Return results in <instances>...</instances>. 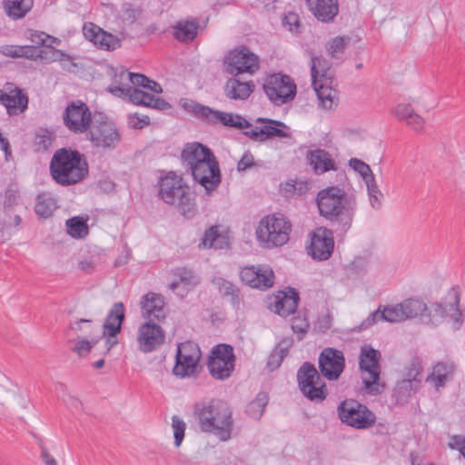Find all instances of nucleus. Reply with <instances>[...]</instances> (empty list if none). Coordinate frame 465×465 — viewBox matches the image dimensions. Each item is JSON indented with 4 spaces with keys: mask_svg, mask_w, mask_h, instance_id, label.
<instances>
[{
    "mask_svg": "<svg viewBox=\"0 0 465 465\" xmlns=\"http://www.w3.org/2000/svg\"><path fill=\"white\" fill-rule=\"evenodd\" d=\"M193 416L203 432L213 434L222 441L232 438L234 420L227 402L218 399L196 402Z\"/></svg>",
    "mask_w": 465,
    "mask_h": 465,
    "instance_id": "1",
    "label": "nucleus"
},
{
    "mask_svg": "<svg viewBox=\"0 0 465 465\" xmlns=\"http://www.w3.org/2000/svg\"><path fill=\"white\" fill-rule=\"evenodd\" d=\"M49 170L53 180L61 186L75 185L89 174L86 158L71 147H63L54 152Z\"/></svg>",
    "mask_w": 465,
    "mask_h": 465,
    "instance_id": "2",
    "label": "nucleus"
},
{
    "mask_svg": "<svg viewBox=\"0 0 465 465\" xmlns=\"http://www.w3.org/2000/svg\"><path fill=\"white\" fill-rule=\"evenodd\" d=\"M320 215L337 223L341 232H347L352 222L351 201L343 189L329 186L321 190L316 198Z\"/></svg>",
    "mask_w": 465,
    "mask_h": 465,
    "instance_id": "3",
    "label": "nucleus"
},
{
    "mask_svg": "<svg viewBox=\"0 0 465 465\" xmlns=\"http://www.w3.org/2000/svg\"><path fill=\"white\" fill-rule=\"evenodd\" d=\"M158 187V195L165 203L176 205L179 213L186 219L194 217L197 213L195 199L181 176L169 172L160 178Z\"/></svg>",
    "mask_w": 465,
    "mask_h": 465,
    "instance_id": "4",
    "label": "nucleus"
},
{
    "mask_svg": "<svg viewBox=\"0 0 465 465\" xmlns=\"http://www.w3.org/2000/svg\"><path fill=\"white\" fill-rule=\"evenodd\" d=\"M291 231L292 224L283 215L269 214L260 221L256 235L264 247L273 248L285 244Z\"/></svg>",
    "mask_w": 465,
    "mask_h": 465,
    "instance_id": "5",
    "label": "nucleus"
},
{
    "mask_svg": "<svg viewBox=\"0 0 465 465\" xmlns=\"http://www.w3.org/2000/svg\"><path fill=\"white\" fill-rule=\"evenodd\" d=\"M321 373L315 366L306 361L297 371V381L302 394L311 401L322 402L328 396V389L322 381Z\"/></svg>",
    "mask_w": 465,
    "mask_h": 465,
    "instance_id": "6",
    "label": "nucleus"
},
{
    "mask_svg": "<svg viewBox=\"0 0 465 465\" xmlns=\"http://www.w3.org/2000/svg\"><path fill=\"white\" fill-rule=\"evenodd\" d=\"M341 421L357 430H366L376 422V415L366 405L356 400L347 399L338 408Z\"/></svg>",
    "mask_w": 465,
    "mask_h": 465,
    "instance_id": "7",
    "label": "nucleus"
},
{
    "mask_svg": "<svg viewBox=\"0 0 465 465\" xmlns=\"http://www.w3.org/2000/svg\"><path fill=\"white\" fill-rule=\"evenodd\" d=\"M235 360L233 347L227 343H220L212 348L207 368L213 378L224 381L232 376Z\"/></svg>",
    "mask_w": 465,
    "mask_h": 465,
    "instance_id": "8",
    "label": "nucleus"
},
{
    "mask_svg": "<svg viewBox=\"0 0 465 465\" xmlns=\"http://www.w3.org/2000/svg\"><path fill=\"white\" fill-rule=\"evenodd\" d=\"M381 354L380 351L371 346H363L360 352L359 366L361 371L367 372L369 377H363L365 389L369 393L379 394L382 391L383 386L379 382L381 374L380 361Z\"/></svg>",
    "mask_w": 465,
    "mask_h": 465,
    "instance_id": "9",
    "label": "nucleus"
},
{
    "mask_svg": "<svg viewBox=\"0 0 465 465\" xmlns=\"http://www.w3.org/2000/svg\"><path fill=\"white\" fill-rule=\"evenodd\" d=\"M268 99L275 105L284 104L294 99L296 84L287 74H272L266 77L262 84Z\"/></svg>",
    "mask_w": 465,
    "mask_h": 465,
    "instance_id": "10",
    "label": "nucleus"
},
{
    "mask_svg": "<svg viewBox=\"0 0 465 465\" xmlns=\"http://www.w3.org/2000/svg\"><path fill=\"white\" fill-rule=\"evenodd\" d=\"M449 302H433L430 304L428 314L430 318L429 322L436 325L440 320L449 317L451 322L452 330L458 331L463 323L462 313L459 308L460 292L457 289L452 288L449 292Z\"/></svg>",
    "mask_w": 465,
    "mask_h": 465,
    "instance_id": "11",
    "label": "nucleus"
},
{
    "mask_svg": "<svg viewBox=\"0 0 465 465\" xmlns=\"http://www.w3.org/2000/svg\"><path fill=\"white\" fill-rule=\"evenodd\" d=\"M225 72L234 76L242 73L253 74L259 69V58L242 45L230 51L224 58Z\"/></svg>",
    "mask_w": 465,
    "mask_h": 465,
    "instance_id": "12",
    "label": "nucleus"
},
{
    "mask_svg": "<svg viewBox=\"0 0 465 465\" xmlns=\"http://www.w3.org/2000/svg\"><path fill=\"white\" fill-rule=\"evenodd\" d=\"M63 121L69 131L74 134H84L94 120L88 105L77 100L66 106L63 114Z\"/></svg>",
    "mask_w": 465,
    "mask_h": 465,
    "instance_id": "13",
    "label": "nucleus"
},
{
    "mask_svg": "<svg viewBox=\"0 0 465 465\" xmlns=\"http://www.w3.org/2000/svg\"><path fill=\"white\" fill-rule=\"evenodd\" d=\"M86 133L87 139L95 147L114 148L121 138L115 125L107 120L94 119Z\"/></svg>",
    "mask_w": 465,
    "mask_h": 465,
    "instance_id": "14",
    "label": "nucleus"
},
{
    "mask_svg": "<svg viewBox=\"0 0 465 465\" xmlns=\"http://www.w3.org/2000/svg\"><path fill=\"white\" fill-rule=\"evenodd\" d=\"M320 373L328 381H337L345 369V357L341 351L324 348L318 359Z\"/></svg>",
    "mask_w": 465,
    "mask_h": 465,
    "instance_id": "15",
    "label": "nucleus"
},
{
    "mask_svg": "<svg viewBox=\"0 0 465 465\" xmlns=\"http://www.w3.org/2000/svg\"><path fill=\"white\" fill-rule=\"evenodd\" d=\"M194 181L201 184L207 193L214 191L221 183V171L215 156L211 157L194 167H190Z\"/></svg>",
    "mask_w": 465,
    "mask_h": 465,
    "instance_id": "16",
    "label": "nucleus"
},
{
    "mask_svg": "<svg viewBox=\"0 0 465 465\" xmlns=\"http://www.w3.org/2000/svg\"><path fill=\"white\" fill-rule=\"evenodd\" d=\"M240 278L249 287L265 291L273 286L275 275L268 266L248 265L241 268Z\"/></svg>",
    "mask_w": 465,
    "mask_h": 465,
    "instance_id": "17",
    "label": "nucleus"
},
{
    "mask_svg": "<svg viewBox=\"0 0 465 465\" xmlns=\"http://www.w3.org/2000/svg\"><path fill=\"white\" fill-rule=\"evenodd\" d=\"M334 248L333 232L327 228H318L312 233L311 244L308 246V253L314 260H328Z\"/></svg>",
    "mask_w": 465,
    "mask_h": 465,
    "instance_id": "18",
    "label": "nucleus"
},
{
    "mask_svg": "<svg viewBox=\"0 0 465 465\" xmlns=\"http://www.w3.org/2000/svg\"><path fill=\"white\" fill-rule=\"evenodd\" d=\"M165 333L162 327L151 321L143 323L137 332V342L141 351L149 353L164 343Z\"/></svg>",
    "mask_w": 465,
    "mask_h": 465,
    "instance_id": "19",
    "label": "nucleus"
},
{
    "mask_svg": "<svg viewBox=\"0 0 465 465\" xmlns=\"http://www.w3.org/2000/svg\"><path fill=\"white\" fill-rule=\"evenodd\" d=\"M258 123L264 124L262 127H251L250 130L243 131L242 134L254 141H264L272 137L283 138L287 137L288 134L282 130L286 128V125L281 122L269 118H258Z\"/></svg>",
    "mask_w": 465,
    "mask_h": 465,
    "instance_id": "20",
    "label": "nucleus"
},
{
    "mask_svg": "<svg viewBox=\"0 0 465 465\" xmlns=\"http://www.w3.org/2000/svg\"><path fill=\"white\" fill-rule=\"evenodd\" d=\"M273 301L269 303V309L282 317L293 314L298 307L300 297L294 288H288V291H279L273 296Z\"/></svg>",
    "mask_w": 465,
    "mask_h": 465,
    "instance_id": "21",
    "label": "nucleus"
},
{
    "mask_svg": "<svg viewBox=\"0 0 465 465\" xmlns=\"http://www.w3.org/2000/svg\"><path fill=\"white\" fill-rule=\"evenodd\" d=\"M403 321V311H401L400 303L396 305H379L377 310L372 312L361 323L360 329L366 330L380 322L396 323Z\"/></svg>",
    "mask_w": 465,
    "mask_h": 465,
    "instance_id": "22",
    "label": "nucleus"
},
{
    "mask_svg": "<svg viewBox=\"0 0 465 465\" xmlns=\"http://www.w3.org/2000/svg\"><path fill=\"white\" fill-rule=\"evenodd\" d=\"M0 104L7 109L9 114H12L17 108L24 111L27 107L28 98L15 84L6 83L2 89L0 88Z\"/></svg>",
    "mask_w": 465,
    "mask_h": 465,
    "instance_id": "23",
    "label": "nucleus"
},
{
    "mask_svg": "<svg viewBox=\"0 0 465 465\" xmlns=\"http://www.w3.org/2000/svg\"><path fill=\"white\" fill-rule=\"evenodd\" d=\"M214 154L213 151L206 145L201 143H188L184 145L182 153L181 160L183 165L186 167L187 172L190 171V167H194L200 163V162L213 158Z\"/></svg>",
    "mask_w": 465,
    "mask_h": 465,
    "instance_id": "24",
    "label": "nucleus"
},
{
    "mask_svg": "<svg viewBox=\"0 0 465 465\" xmlns=\"http://www.w3.org/2000/svg\"><path fill=\"white\" fill-rule=\"evenodd\" d=\"M309 11L322 23H331L339 14L338 0H305Z\"/></svg>",
    "mask_w": 465,
    "mask_h": 465,
    "instance_id": "25",
    "label": "nucleus"
},
{
    "mask_svg": "<svg viewBox=\"0 0 465 465\" xmlns=\"http://www.w3.org/2000/svg\"><path fill=\"white\" fill-rule=\"evenodd\" d=\"M141 308L144 316L156 321H163L166 317L165 302L163 295L148 292L141 301Z\"/></svg>",
    "mask_w": 465,
    "mask_h": 465,
    "instance_id": "26",
    "label": "nucleus"
},
{
    "mask_svg": "<svg viewBox=\"0 0 465 465\" xmlns=\"http://www.w3.org/2000/svg\"><path fill=\"white\" fill-rule=\"evenodd\" d=\"M421 383V379H402L398 381L391 394V399L396 405H405L411 397L416 393Z\"/></svg>",
    "mask_w": 465,
    "mask_h": 465,
    "instance_id": "27",
    "label": "nucleus"
},
{
    "mask_svg": "<svg viewBox=\"0 0 465 465\" xmlns=\"http://www.w3.org/2000/svg\"><path fill=\"white\" fill-rule=\"evenodd\" d=\"M207 123L213 124L221 123L224 126L237 128L242 130V132L250 130L252 127V124L240 114L221 112L213 109H212V114H210Z\"/></svg>",
    "mask_w": 465,
    "mask_h": 465,
    "instance_id": "28",
    "label": "nucleus"
},
{
    "mask_svg": "<svg viewBox=\"0 0 465 465\" xmlns=\"http://www.w3.org/2000/svg\"><path fill=\"white\" fill-rule=\"evenodd\" d=\"M307 158L316 174L337 170L336 163L331 153L323 149L309 151Z\"/></svg>",
    "mask_w": 465,
    "mask_h": 465,
    "instance_id": "29",
    "label": "nucleus"
},
{
    "mask_svg": "<svg viewBox=\"0 0 465 465\" xmlns=\"http://www.w3.org/2000/svg\"><path fill=\"white\" fill-rule=\"evenodd\" d=\"M311 57V75L312 84H316V81L333 83V72L330 61L322 56L315 55L310 53Z\"/></svg>",
    "mask_w": 465,
    "mask_h": 465,
    "instance_id": "30",
    "label": "nucleus"
},
{
    "mask_svg": "<svg viewBox=\"0 0 465 465\" xmlns=\"http://www.w3.org/2000/svg\"><path fill=\"white\" fill-rule=\"evenodd\" d=\"M124 319V303L121 302L114 303L104 322V333H108L110 336H117L121 332Z\"/></svg>",
    "mask_w": 465,
    "mask_h": 465,
    "instance_id": "31",
    "label": "nucleus"
},
{
    "mask_svg": "<svg viewBox=\"0 0 465 465\" xmlns=\"http://www.w3.org/2000/svg\"><path fill=\"white\" fill-rule=\"evenodd\" d=\"M254 87L252 81L242 82L236 77H232L224 85V94L232 100H246L253 92Z\"/></svg>",
    "mask_w": 465,
    "mask_h": 465,
    "instance_id": "32",
    "label": "nucleus"
},
{
    "mask_svg": "<svg viewBox=\"0 0 465 465\" xmlns=\"http://www.w3.org/2000/svg\"><path fill=\"white\" fill-rule=\"evenodd\" d=\"M455 365L452 362L440 361L433 366L432 372L427 377V382H432L436 390L445 387L452 379Z\"/></svg>",
    "mask_w": 465,
    "mask_h": 465,
    "instance_id": "33",
    "label": "nucleus"
},
{
    "mask_svg": "<svg viewBox=\"0 0 465 465\" xmlns=\"http://www.w3.org/2000/svg\"><path fill=\"white\" fill-rule=\"evenodd\" d=\"M213 283L216 286L223 298L229 299L230 303L234 309L239 308L242 296L238 286L222 277L214 278Z\"/></svg>",
    "mask_w": 465,
    "mask_h": 465,
    "instance_id": "34",
    "label": "nucleus"
},
{
    "mask_svg": "<svg viewBox=\"0 0 465 465\" xmlns=\"http://www.w3.org/2000/svg\"><path fill=\"white\" fill-rule=\"evenodd\" d=\"M199 22L192 20H180L173 26V35L176 40L182 43L193 42L198 33Z\"/></svg>",
    "mask_w": 465,
    "mask_h": 465,
    "instance_id": "35",
    "label": "nucleus"
},
{
    "mask_svg": "<svg viewBox=\"0 0 465 465\" xmlns=\"http://www.w3.org/2000/svg\"><path fill=\"white\" fill-rule=\"evenodd\" d=\"M315 83L316 84H312V87L321 101L322 106L327 110L333 109L337 105L335 102L337 91L331 87L333 83L319 81Z\"/></svg>",
    "mask_w": 465,
    "mask_h": 465,
    "instance_id": "36",
    "label": "nucleus"
},
{
    "mask_svg": "<svg viewBox=\"0 0 465 465\" xmlns=\"http://www.w3.org/2000/svg\"><path fill=\"white\" fill-rule=\"evenodd\" d=\"M199 359L198 356H189L183 355L182 352H176L175 364L173 369V374L183 378L194 373Z\"/></svg>",
    "mask_w": 465,
    "mask_h": 465,
    "instance_id": "37",
    "label": "nucleus"
},
{
    "mask_svg": "<svg viewBox=\"0 0 465 465\" xmlns=\"http://www.w3.org/2000/svg\"><path fill=\"white\" fill-rule=\"evenodd\" d=\"M34 0H5L4 9L6 15L14 19H21L32 9Z\"/></svg>",
    "mask_w": 465,
    "mask_h": 465,
    "instance_id": "38",
    "label": "nucleus"
},
{
    "mask_svg": "<svg viewBox=\"0 0 465 465\" xmlns=\"http://www.w3.org/2000/svg\"><path fill=\"white\" fill-rule=\"evenodd\" d=\"M108 91L116 97L124 98L136 105H143L144 91L129 85L111 84Z\"/></svg>",
    "mask_w": 465,
    "mask_h": 465,
    "instance_id": "39",
    "label": "nucleus"
},
{
    "mask_svg": "<svg viewBox=\"0 0 465 465\" xmlns=\"http://www.w3.org/2000/svg\"><path fill=\"white\" fill-rule=\"evenodd\" d=\"M56 200L49 193H42L35 200V211L38 216L47 218L56 209Z\"/></svg>",
    "mask_w": 465,
    "mask_h": 465,
    "instance_id": "40",
    "label": "nucleus"
},
{
    "mask_svg": "<svg viewBox=\"0 0 465 465\" xmlns=\"http://www.w3.org/2000/svg\"><path fill=\"white\" fill-rule=\"evenodd\" d=\"M400 305L401 311H403L404 321L423 316V313L428 311L427 305L419 299H407L401 302Z\"/></svg>",
    "mask_w": 465,
    "mask_h": 465,
    "instance_id": "41",
    "label": "nucleus"
},
{
    "mask_svg": "<svg viewBox=\"0 0 465 465\" xmlns=\"http://www.w3.org/2000/svg\"><path fill=\"white\" fill-rule=\"evenodd\" d=\"M202 243L204 247L218 250L227 245V240L219 232L218 226H212L204 232Z\"/></svg>",
    "mask_w": 465,
    "mask_h": 465,
    "instance_id": "42",
    "label": "nucleus"
},
{
    "mask_svg": "<svg viewBox=\"0 0 465 465\" xmlns=\"http://www.w3.org/2000/svg\"><path fill=\"white\" fill-rule=\"evenodd\" d=\"M268 401L269 397L266 392H259L255 399L249 402L246 407V413L248 416L255 420L260 419L264 411Z\"/></svg>",
    "mask_w": 465,
    "mask_h": 465,
    "instance_id": "43",
    "label": "nucleus"
},
{
    "mask_svg": "<svg viewBox=\"0 0 465 465\" xmlns=\"http://www.w3.org/2000/svg\"><path fill=\"white\" fill-rule=\"evenodd\" d=\"M289 346H290V344L287 341H282L281 342H279L277 344V346L274 348V350L269 355L268 361H267V368L271 371H275L276 369H278L281 366L283 359L288 354Z\"/></svg>",
    "mask_w": 465,
    "mask_h": 465,
    "instance_id": "44",
    "label": "nucleus"
},
{
    "mask_svg": "<svg viewBox=\"0 0 465 465\" xmlns=\"http://www.w3.org/2000/svg\"><path fill=\"white\" fill-rule=\"evenodd\" d=\"M67 233L77 239L84 238L88 234V225L85 219L82 217H73L66 221Z\"/></svg>",
    "mask_w": 465,
    "mask_h": 465,
    "instance_id": "45",
    "label": "nucleus"
},
{
    "mask_svg": "<svg viewBox=\"0 0 465 465\" xmlns=\"http://www.w3.org/2000/svg\"><path fill=\"white\" fill-rule=\"evenodd\" d=\"M182 107L188 113L193 114L195 117L202 119L203 121H208L210 114H212V108L201 104L193 100H184L182 104Z\"/></svg>",
    "mask_w": 465,
    "mask_h": 465,
    "instance_id": "46",
    "label": "nucleus"
},
{
    "mask_svg": "<svg viewBox=\"0 0 465 465\" xmlns=\"http://www.w3.org/2000/svg\"><path fill=\"white\" fill-rule=\"evenodd\" d=\"M98 341L99 338L94 337L91 340H87L85 338L78 337L75 339V343L71 350L79 357H85L90 353Z\"/></svg>",
    "mask_w": 465,
    "mask_h": 465,
    "instance_id": "47",
    "label": "nucleus"
},
{
    "mask_svg": "<svg viewBox=\"0 0 465 465\" xmlns=\"http://www.w3.org/2000/svg\"><path fill=\"white\" fill-rule=\"evenodd\" d=\"M145 107L156 109L159 111H165L172 108L171 104L166 102L164 99L160 97H155L153 94H150L144 92V96L143 98V105Z\"/></svg>",
    "mask_w": 465,
    "mask_h": 465,
    "instance_id": "48",
    "label": "nucleus"
},
{
    "mask_svg": "<svg viewBox=\"0 0 465 465\" xmlns=\"http://www.w3.org/2000/svg\"><path fill=\"white\" fill-rule=\"evenodd\" d=\"M310 323L305 315L299 313L297 316L292 318V330L297 334L298 340H302L305 334L308 332Z\"/></svg>",
    "mask_w": 465,
    "mask_h": 465,
    "instance_id": "49",
    "label": "nucleus"
},
{
    "mask_svg": "<svg viewBox=\"0 0 465 465\" xmlns=\"http://www.w3.org/2000/svg\"><path fill=\"white\" fill-rule=\"evenodd\" d=\"M422 369L420 357L412 356L405 367V379H420Z\"/></svg>",
    "mask_w": 465,
    "mask_h": 465,
    "instance_id": "50",
    "label": "nucleus"
},
{
    "mask_svg": "<svg viewBox=\"0 0 465 465\" xmlns=\"http://www.w3.org/2000/svg\"><path fill=\"white\" fill-rule=\"evenodd\" d=\"M172 428L173 430L174 445L179 447L184 438L186 423L179 416L173 415L172 417Z\"/></svg>",
    "mask_w": 465,
    "mask_h": 465,
    "instance_id": "51",
    "label": "nucleus"
},
{
    "mask_svg": "<svg viewBox=\"0 0 465 465\" xmlns=\"http://www.w3.org/2000/svg\"><path fill=\"white\" fill-rule=\"evenodd\" d=\"M54 61H59L62 69L67 72H74L77 67L69 54L58 49H54Z\"/></svg>",
    "mask_w": 465,
    "mask_h": 465,
    "instance_id": "52",
    "label": "nucleus"
},
{
    "mask_svg": "<svg viewBox=\"0 0 465 465\" xmlns=\"http://www.w3.org/2000/svg\"><path fill=\"white\" fill-rule=\"evenodd\" d=\"M349 166L357 172L363 180H367V178L372 180V171L371 167L363 161L358 158H351L349 161Z\"/></svg>",
    "mask_w": 465,
    "mask_h": 465,
    "instance_id": "53",
    "label": "nucleus"
},
{
    "mask_svg": "<svg viewBox=\"0 0 465 465\" xmlns=\"http://www.w3.org/2000/svg\"><path fill=\"white\" fill-rule=\"evenodd\" d=\"M173 274L179 278L181 283L186 286H194L198 283V280L194 272L187 268H177Z\"/></svg>",
    "mask_w": 465,
    "mask_h": 465,
    "instance_id": "54",
    "label": "nucleus"
},
{
    "mask_svg": "<svg viewBox=\"0 0 465 465\" xmlns=\"http://www.w3.org/2000/svg\"><path fill=\"white\" fill-rule=\"evenodd\" d=\"M68 329L75 332L91 334L93 331V321L90 319H78L69 323Z\"/></svg>",
    "mask_w": 465,
    "mask_h": 465,
    "instance_id": "55",
    "label": "nucleus"
},
{
    "mask_svg": "<svg viewBox=\"0 0 465 465\" xmlns=\"http://www.w3.org/2000/svg\"><path fill=\"white\" fill-rule=\"evenodd\" d=\"M52 134L47 130H42L35 135V146L37 151H45L52 144Z\"/></svg>",
    "mask_w": 465,
    "mask_h": 465,
    "instance_id": "56",
    "label": "nucleus"
},
{
    "mask_svg": "<svg viewBox=\"0 0 465 465\" xmlns=\"http://www.w3.org/2000/svg\"><path fill=\"white\" fill-rule=\"evenodd\" d=\"M346 44L343 37L336 36L331 39L327 45V50L331 54V57L339 58V54L344 53Z\"/></svg>",
    "mask_w": 465,
    "mask_h": 465,
    "instance_id": "57",
    "label": "nucleus"
},
{
    "mask_svg": "<svg viewBox=\"0 0 465 465\" xmlns=\"http://www.w3.org/2000/svg\"><path fill=\"white\" fill-rule=\"evenodd\" d=\"M99 35H102L101 40L98 41V46L100 48L104 50H114L120 45L119 41L112 34L105 32L100 33Z\"/></svg>",
    "mask_w": 465,
    "mask_h": 465,
    "instance_id": "58",
    "label": "nucleus"
},
{
    "mask_svg": "<svg viewBox=\"0 0 465 465\" xmlns=\"http://www.w3.org/2000/svg\"><path fill=\"white\" fill-rule=\"evenodd\" d=\"M177 352H182L183 355L201 357L198 345L191 341L180 343L177 348Z\"/></svg>",
    "mask_w": 465,
    "mask_h": 465,
    "instance_id": "59",
    "label": "nucleus"
},
{
    "mask_svg": "<svg viewBox=\"0 0 465 465\" xmlns=\"http://www.w3.org/2000/svg\"><path fill=\"white\" fill-rule=\"evenodd\" d=\"M282 25L291 32H298L301 26L300 18L297 14L293 12H289L287 15L283 16Z\"/></svg>",
    "mask_w": 465,
    "mask_h": 465,
    "instance_id": "60",
    "label": "nucleus"
},
{
    "mask_svg": "<svg viewBox=\"0 0 465 465\" xmlns=\"http://www.w3.org/2000/svg\"><path fill=\"white\" fill-rule=\"evenodd\" d=\"M128 124L134 129H142L150 124V118L147 115L140 117L137 114H130Z\"/></svg>",
    "mask_w": 465,
    "mask_h": 465,
    "instance_id": "61",
    "label": "nucleus"
},
{
    "mask_svg": "<svg viewBox=\"0 0 465 465\" xmlns=\"http://www.w3.org/2000/svg\"><path fill=\"white\" fill-rule=\"evenodd\" d=\"M414 112V109L410 104H400L394 110L393 114L401 121H406L409 116Z\"/></svg>",
    "mask_w": 465,
    "mask_h": 465,
    "instance_id": "62",
    "label": "nucleus"
},
{
    "mask_svg": "<svg viewBox=\"0 0 465 465\" xmlns=\"http://www.w3.org/2000/svg\"><path fill=\"white\" fill-rule=\"evenodd\" d=\"M405 123L415 132H420L423 129L425 121L420 114L413 112L405 121Z\"/></svg>",
    "mask_w": 465,
    "mask_h": 465,
    "instance_id": "63",
    "label": "nucleus"
},
{
    "mask_svg": "<svg viewBox=\"0 0 465 465\" xmlns=\"http://www.w3.org/2000/svg\"><path fill=\"white\" fill-rule=\"evenodd\" d=\"M255 165L253 155L250 151H245L237 163V170L243 172Z\"/></svg>",
    "mask_w": 465,
    "mask_h": 465,
    "instance_id": "64",
    "label": "nucleus"
}]
</instances>
